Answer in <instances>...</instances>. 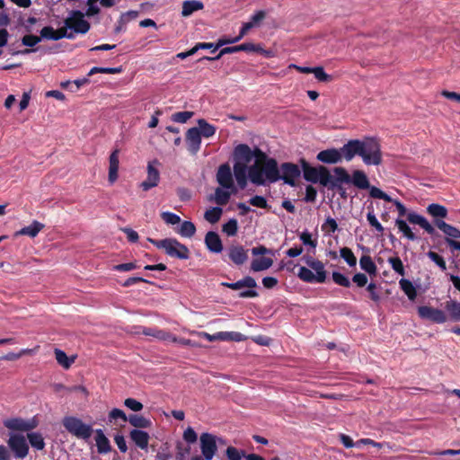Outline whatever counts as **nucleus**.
Returning a JSON list of instances; mask_svg holds the SVG:
<instances>
[{
  "instance_id": "nucleus-15",
  "label": "nucleus",
  "mask_w": 460,
  "mask_h": 460,
  "mask_svg": "<svg viewBox=\"0 0 460 460\" xmlns=\"http://www.w3.org/2000/svg\"><path fill=\"white\" fill-rule=\"evenodd\" d=\"M234 175L235 177L237 185L240 189L243 190L247 186V174L249 167L247 163L243 160L234 159Z\"/></svg>"
},
{
  "instance_id": "nucleus-8",
  "label": "nucleus",
  "mask_w": 460,
  "mask_h": 460,
  "mask_svg": "<svg viewBox=\"0 0 460 460\" xmlns=\"http://www.w3.org/2000/svg\"><path fill=\"white\" fill-rule=\"evenodd\" d=\"M64 22L75 33L85 34L91 27L90 23L84 19V14L79 10L72 11L70 16Z\"/></svg>"
},
{
  "instance_id": "nucleus-40",
  "label": "nucleus",
  "mask_w": 460,
  "mask_h": 460,
  "mask_svg": "<svg viewBox=\"0 0 460 460\" xmlns=\"http://www.w3.org/2000/svg\"><path fill=\"white\" fill-rule=\"evenodd\" d=\"M223 210L219 207H214L208 209L204 214V218L210 224H216L219 221Z\"/></svg>"
},
{
  "instance_id": "nucleus-2",
  "label": "nucleus",
  "mask_w": 460,
  "mask_h": 460,
  "mask_svg": "<svg viewBox=\"0 0 460 460\" xmlns=\"http://www.w3.org/2000/svg\"><path fill=\"white\" fill-rule=\"evenodd\" d=\"M148 241L158 249H164L165 253L172 258L187 260L190 257V251L185 244L181 243L175 238H165L155 240L148 238Z\"/></svg>"
},
{
  "instance_id": "nucleus-6",
  "label": "nucleus",
  "mask_w": 460,
  "mask_h": 460,
  "mask_svg": "<svg viewBox=\"0 0 460 460\" xmlns=\"http://www.w3.org/2000/svg\"><path fill=\"white\" fill-rule=\"evenodd\" d=\"M309 267L314 270L316 274H314L310 269L302 266L299 268L297 273L298 278L307 283H324L326 280L324 264L321 261H312V262L309 263Z\"/></svg>"
},
{
  "instance_id": "nucleus-60",
  "label": "nucleus",
  "mask_w": 460,
  "mask_h": 460,
  "mask_svg": "<svg viewBox=\"0 0 460 460\" xmlns=\"http://www.w3.org/2000/svg\"><path fill=\"white\" fill-rule=\"evenodd\" d=\"M117 419H120L122 421L126 422L128 421V416H127L122 410L114 408L109 413V420L112 421Z\"/></svg>"
},
{
  "instance_id": "nucleus-16",
  "label": "nucleus",
  "mask_w": 460,
  "mask_h": 460,
  "mask_svg": "<svg viewBox=\"0 0 460 460\" xmlns=\"http://www.w3.org/2000/svg\"><path fill=\"white\" fill-rule=\"evenodd\" d=\"M186 142L190 154L196 155L200 149L201 137L197 127L190 128L186 132Z\"/></svg>"
},
{
  "instance_id": "nucleus-17",
  "label": "nucleus",
  "mask_w": 460,
  "mask_h": 460,
  "mask_svg": "<svg viewBox=\"0 0 460 460\" xmlns=\"http://www.w3.org/2000/svg\"><path fill=\"white\" fill-rule=\"evenodd\" d=\"M4 425L9 429L18 431H30L37 426L35 421L24 420L21 418L6 420H4Z\"/></svg>"
},
{
  "instance_id": "nucleus-52",
  "label": "nucleus",
  "mask_w": 460,
  "mask_h": 460,
  "mask_svg": "<svg viewBox=\"0 0 460 460\" xmlns=\"http://www.w3.org/2000/svg\"><path fill=\"white\" fill-rule=\"evenodd\" d=\"M312 74H314V77L320 82H329L332 80V76L326 74L322 66L313 67Z\"/></svg>"
},
{
  "instance_id": "nucleus-57",
  "label": "nucleus",
  "mask_w": 460,
  "mask_h": 460,
  "mask_svg": "<svg viewBox=\"0 0 460 460\" xmlns=\"http://www.w3.org/2000/svg\"><path fill=\"white\" fill-rule=\"evenodd\" d=\"M224 341H242L245 339L244 335L237 332H221Z\"/></svg>"
},
{
  "instance_id": "nucleus-32",
  "label": "nucleus",
  "mask_w": 460,
  "mask_h": 460,
  "mask_svg": "<svg viewBox=\"0 0 460 460\" xmlns=\"http://www.w3.org/2000/svg\"><path fill=\"white\" fill-rule=\"evenodd\" d=\"M198 126L199 127L197 128L199 129L200 137L208 138L216 134L217 128L207 122L204 119H199L198 120Z\"/></svg>"
},
{
  "instance_id": "nucleus-36",
  "label": "nucleus",
  "mask_w": 460,
  "mask_h": 460,
  "mask_svg": "<svg viewBox=\"0 0 460 460\" xmlns=\"http://www.w3.org/2000/svg\"><path fill=\"white\" fill-rule=\"evenodd\" d=\"M427 212L433 217L445 218L447 217V209L446 207L432 203L427 207Z\"/></svg>"
},
{
  "instance_id": "nucleus-5",
  "label": "nucleus",
  "mask_w": 460,
  "mask_h": 460,
  "mask_svg": "<svg viewBox=\"0 0 460 460\" xmlns=\"http://www.w3.org/2000/svg\"><path fill=\"white\" fill-rule=\"evenodd\" d=\"M362 153L360 157L367 165H379L382 164V151L378 140L375 137H365L361 140Z\"/></svg>"
},
{
  "instance_id": "nucleus-25",
  "label": "nucleus",
  "mask_w": 460,
  "mask_h": 460,
  "mask_svg": "<svg viewBox=\"0 0 460 460\" xmlns=\"http://www.w3.org/2000/svg\"><path fill=\"white\" fill-rule=\"evenodd\" d=\"M130 439L140 449H146L149 443V435L141 429H132L129 433Z\"/></svg>"
},
{
  "instance_id": "nucleus-59",
  "label": "nucleus",
  "mask_w": 460,
  "mask_h": 460,
  "mask_svg": "<svg viewBox=\"0 0 460 460\" xmlns=\"http://www.w3.org/2000/svg\"><path fill=\"white\" fill-rule=\"evenodd\" d=\"M124 405L133 411H140L143 410L144 407L142 402L137 401L134 398H127L124 401Z\"/></svg>"
},
{
  "instance_id": "nucleus-33",
  "label": "nucleus",
  "mask_w": 460,
  "mask_h": 460,
  "mask_svg": "<svg viewBox=\"0 0 460 460\" xmlns=\"http://www.w3.org/2000/svg\"><path fill=\"white\" fill-rule=\"evenodd\" d=\"M400 288L408 296L411 301H414L417 297V290L412 282L406 279H402L399 281Z\"/></svg>"
},
{
  "instance_id": "nucleus-12",
  "label": "nucleus",
  "mask_w": 460,
  "mask_h": 460,
  "mask_svg": "<svg viewBox=\"0 0 460 460\" xmlns=\"http://www.w3.org/2000/svg\"><path fill=\"white\" fill-rule=\"evenodd\" d=\"M158 160L155 159L152 162H149L147 164V177L146 179L140 183V188L147 191L150 189L156 187L160 181V172L158 169L155 167V165H158Z\"/></svg>"
},
{
  "instance_id": "nucleus-11",
  "label": "nucleus",
  "mask_w": 460,
  "mask_h": 460,
  "mask_svg": "<svg viewBox=\"0 0 460 460\" xmlns=\"http://www.w3.org/2000/svg\"><path fill=\"white\" fill-rule=\"evenodd\" d=\"M418 314L421 319L429 320L435 323H444L447 321V315L442 310L431 306H419Z\"/></svg>"
},
{
  "instance_id": "nucleus-23",
  "label": "nucleus",
  "mask_w": 460,
  "mask_h": 460,
  "mask_svg": "<svg viewBox=\"0 0 460 460\" xmlns=\"http://www.w3.org/2000/svg\"><path fill=\"white\" fill-rule=\"evenodd\" d=\"M119 149L116 148L112 151L109 157V181L113 183L118 179V171H119Z\"/></svg>"
},
{
  "instance_id": "nucleus-58",
  "label": "nucleus",
  "mask_w": 460,
  "mask_h": 460,
  "mask_svg": "<svg viewBox=\"0 0 460 460\" xmlns=\"http://www.w3.org/2000/svg\"><path fill=\"white\" fill-rule=\"evenodd\" d=\"M40 39L57 40L56 30L51 26H45L40 30Z\"/></svg>"
},
{
  "instance_id": "nucleus-44",
  "label": "nucleus",
  "mask_w": 460,
  "mask_h": 460,
  "mask_svg": "<svg viewBox=\"0 0 460 460\" xmlns=\"http://www.w3.org/2000/svg\"><path fill=\"white\" fill-rule=\"evenodd\" d=\"M231 197V193L222 190L221 188H217L215 191V202L219 206H225L228 203Z\"/></svg>"
},
{
  "instance_id": "nucleus-47",
  "label": "nucleus",
  "mask_w": 460,
  "mask_h": 460,
  "mask_svg": "<svg viewBox=\"0 0 460 460\" xmlns=\"http://www.w3.org/2000/svg\"><path fill=\"white\" fill-rule=\"evenodd\" d=\"M367 190H369V195L373 199H379L387 202L393 200V199L389 195H387L385 192H384L382 190L376 186L370 185V188H368Z\"/></svg>"
},
{
  "instance_id": "nucleus-18",
  "label": "nucleus",
  "mask_w": 460,
  "mask_h": 460,
  "mask_svg": "<svg viewBox=\"0 0 460 460\" xmlns=\"http://www.w3.org/2000/svg\"><path fill=\"white\" fill-rule=\"evenodd\" d=\"M228 257L235 265H243L248 260V250L242 245H231L228 248Z\"/></svg>"
},
{
  "instance_id": "nucleus-54",
  "label": "nucleus",
  "mask_w": 460,
  "mask_h": 460,
  "mask_svg": "<svg viewBox=\"0 0 460 460\" xmlns=\"http://www.w3.org/2000/svg\"><path fill=\"white\" fill-rule=\"evenodd\" d=\"M161 217L168 225H177L181 222L178 215L168 211L161 213Z\"/></svg>"
},
{
  "instance_id": "nucleus-29",
  "label": "nucleus",
  "mask_w": 460,
  "mask_h": 460,
  "mask_svg": "<svg viewBox=\"0 0 460 460\" xmlns=\"http://www.w3.org/2000/svg\"><path fill=\"white\" fill-rule=\"evenodd\" d=\"M128 421L136 428L135 429H148L152 426V421L149 419L139 414L128 415Z\"/></svg>"
},
{
  "instance_id": "nucleus-61",
  "label": "nucleus",
  "mask_w": 460,
  "mask_h": 460,
  "mask_svg": "<svg viewBox=\"0 0 460 460\" xmlns=\"http://www.w3.org/2000/svg\"><path fill=\"white\" fill-rule=\"evenodd\" d=\"M249 203L252 206H254V207H257L260 208H268V203H267L266 199L264 197L259 196V195L252 197L249 200Z\"/></svg>"
},
{
  "instance_id": "nucleus-43",
  "label": "nucleus",
  "mask_w": 460,
  "mask_h": 460,
  "mask_svg": "<svg viewBox=\"0 0 460 460\" xmlns=\"http://www.w3.org/2000/svg\"><path fill=\"white\" fill-rule=\"evenodd\" d=\"M341 257L348 263L349 266L354 267L357 264V258L349 247H343L340 250Z\"/></svg>"
},
{
  "instance_id": "nucleus-26",
  "label": "nucleus",
  "mask_w": 460,
  "mask_h": 460,
  "mask_svg": "<svg viewBox=\"0 0 460 460\" xmlns=\"http://www.w3.org/2000/svg\"><path fill=\"white\" fill-rule=\"evenodd\" d=\"M350 183L359 190H367L370 188L368 178L361 170L353 171Z\"/></svg>"
},
{
  "instance_id": "nucleus-28",
  "label": "nucleus",
  "mask_w": 460,
  "mask_h": 460,
  "mask_svg": "<svg viewBox=\"0 0 460 460\" xmlns=\"http://www.w3.org/2000/svg\"><path fill=\"white\" fill-rule=\"evenodd\" d=\"M204 8L202 2L198 0H187L182 3L181 16L189 17L193 13Z\"/></svg>"
},
{
  "instance_id": "nucleus-30",
  "label": "nucleus",
  "mask_w": 460,
  "mask_h": 460,
  "mask_svg": "<svg viewBox=\"0 0 460 460\" xmlns=\"http://www.w3.org/2000/svg\"><path fill=\"white\" fill-rule=\"evenodd\" d=\"M44 228V225L37 220H34L30 226L22 227L17 234L28 235L34 238Z\"/></svg>"
},
{
  "instance_id": "nucleus-53",
  "label": "nucleus",
  "mask_w": 460,
  "mask_h": 460,
  "mask_svg": "<svg viewBox=\"0 0 460 460\" xmlns=\"http://www.w3.org/2000/svg\"><path fill=\"white\" fill-rule=\"evenodd\" d=\"M427 255L432 261H434L441 269V270L444 271L447 270L446 261L441 255L432 251H429L427 253Z\"/></svg>"
},
{
  "instance_id": "nucleus-3",
  "label": "nucleus",
  "mask_w": 460,
  "mask_h": 460,
  "mask_svg": "<svg viewBox=\"0 0 460 460\" xmlns=\"http://www.w3.org/2000/svg\"><path fill=\"white\" fill-rule=\"evenodd\" d=\"M301 176V169L297 164L290 162L281 164L280 167L277 164V173L272 176H268L266 181L270 183L277 182L282 180L286 184L295 187L296 180Z\"/></svg>"
},
{
  "instance_id": "nucleus-10",
  "label": "nucleus",
  "mask_w": 460,
  "mask_h": 460,
  "mask_svg": "<svg viewBox=\"0 0 460 460\" xmlns=\"http://www.w3.org/2000/svg\"><path fill=\"white\" fill-rule=\"evenodd\" d=\"M199 440L200 449L204 459L211 460L217 450L216 437L206 432L200 435Z\"/></svg>"
},
{
  "instance_id": "nucleus-4",
  "label": "nucleus",
  "mask_w": 460,
  "mask_h": 460,
  "mask_svg": "<svg viewBox=\"0 0 460 460\" xmlns=\"http://www.w3.org/2000/svg\"><path fill=\"white\" fill-rule=\"evenodd\" d=\"M301 170L303 176L306 181L312 183L319 182L321 185L326 187L330 184L331 173L330 171L323 165L317 167L311 166L305 159L300 160Z\"/></svg>"
},
{
  "instance_id": "nucleus-27",
  "label": "nucleus",
  "mask_w": 460,
  "mask_h": 460,
  "mask_svg": "<svg viewBox=\"0 0 460 460\" xmlns=\"http://www.w3.org/2000/svg\"><path fill=\"white\" fill-rule=\"evenodd\" d=\"M435 226L440 229L446 235L449 237V239H459L460 238V230L443 220L437 219L434 222Z\"/></svg>"
},
{
  "instance_id": "nucleus-31",
  "label": "nucleus",
  "mask_w": 460,
  "mask_h": 460,
  "mask_svg": "<svg viewBox=\"0 0 460 460\" xmlns=\"http://www.w3.org/2000/svg\"><path fill=\"white\" fill-rule=\"evenodd\" d=\"M273 264V260L268 257L254 259L251 263V270L258 272L270 269Z\"/></svg>"
},
{
  "instance_id": "nucleus-63",
  "label": "nucleus",
  "mask_w": 460,
  "mask_h": 460,
  "mask_svg": "<svg viewBox=\"0 0 460 460\" xmlns=\"http://www.w3.org/2000/svg\"><path fill=\"white\" fill-rule=\"evenodd\" d=\"M299 238L305 245H309L312 248H315L317 246V241L312 239V234L308 231L303 232Z\"/></svg>"
},
{
  "instance_id": "nucleus-46",
  "label": "nucleus",
  "mask_w": 460,
  "mask_h": 460,
  "mask_svg": "<svg viewBox=\"0 0 460 460\" xmlns=\"http://www.w3.org/2000/svg\"><path fill=\"white\" fill-rule=\"evenodd\" d=\"M338 230V224L336 220L331 217H328L324 223L322 225V231L327 234L335 233Z\"/></svg>"
},
{
  "instance_id": "nucleus-37",
  "label": "nucleus",
  "mask_w": 460,
  "mask_h": 460,
  "mask_svg": "<svg viewBox=\"0 0 460 460\" xmlns=\"http://www.w3.org/2000/svg\"><path fill=\"white\" fill-rule=\"evenodd\" d=\"M239 52V45L232 46V47H225L220 49L219 53L215 57H208L204 56L201 58H199L198 61L201 62L203 60H208V61H215L220 59L224 55L226 54H232Z\"/></svg>"
},
{
  "instance_id": "nucleus-56",
  "label": "nucleus",
  "mask_w": 460,
  "mask_h": 460,
  "mask_svg": "<svg viewBox=\"0 0 460 460\" xmlns=\"http://www.w3.org/2000/svg\"><path fill=\"white\" fill-rule=\"evenodd\" d=\"M41 39L40 36L32 35V34H26L22 38V43L24 46L27 47H34L39 42H40Z\"/></svg>"
},
{
  "instance_id": "nucleus-51",
  "label": "nucleus",
  "mask_w": 460,
  "mask_h": 460,
  "mask_svg": "<svg viewBox=\"0 0 460 460\" xmlns=\"http://www.w3.org/2000/svg\"><path fill=\"white\" fill-rule=\"evenodd\" d=\"M367 219L372 227H374L378 233L383 234L385 229L375 216L373 209L367 212Z\"/></svg>"
},
{
  "instance_id": "nucleus-48",
  "label": "nucleus",
  "mask_w": 460,
  "mask_h": 460,
  "mask_svg": "<svg viewBox=\"0 0 460 460\" xmlns=\"http://www.w3.org/2000/svg\"><path fill=\"white\" fill-rule=\"evenodd\" d=\"M332 278L333 282L341 287L349 288L351 286L350 280L341 272L333 271Z\"/></svg>"
},
{
  "instance_id": "nucleus-20",
  "label": "nucleus",
  "mask_w": 460,
  "mask_h": 460,
  "mask_svg": "<svg viewBox=\"0 0 460 460\" xmlns=\"http://www.w3.org/2000/svg\"><path fill=\"white\" fill-rule=\"evenodd\" d=\"M317 160L324 164H337L342 160L340 149L329 148L317 154Z\"/></svg>"
},
{
  "instance_id": "nucleus-13",
  "label": "nucleus",
  "mask_w": 460,
  "mask_h": 460,
  "mask_svg": "<svg viewBox=\"0 0 460 460\" xmlns=\"http://www.w3.org/2000/svg\"><path fill=\"white\" fill-rule=\"evenodd\" d=\"M217 181L218 184L225 189L235 190L233 180V173L228 164H221L217 172Z\"/></svg>"
},
{
  "instance_id": "nucleus-14",
  "label": "nucleus",
  "mask_w": 460,
  "mask_h": 460,
  "mask_svg": "<svg viewBox=\"0 0 460 460\" xmlns=\"http://www.w3.org/2000/svg\"><path fill=\"white\" fill-rule=\"evenodd\" d=\"M340 150L342 158L348 162L351 161L356 155L360 156V153H362L361 140H349Z\"/></svg>"
},
{
  "instance_id": "nucleus-7",
  "label": "nucleus",
  "mask_w": 460,
  "mask_h": 460,
  "mask_svg": "<svg viewBox=\"0 0 460 460\" xmlns=\"http://www.w3.org/2000/svg\"><path fill=\"white\" fill-rule=\"evenodd\" d=\"M62 424L67 432L77 438L86 440L91 438L93 432L91 425L83 422L82 420L76 417L66 416L63 419Z\"/></svg>"
},
{
  "instance_id": "nucleus-38",
  "label": "nucleus",
  "mask_w": 460,
  "mask_h": 460,
  "mask_svg": "<svg viewBox=\"0 0 460 460\" xmlns=\"http://www.w3.org/2000/svg\"><path fill=\"white\" fill-rule=\"evenodd\" d=\"M27 437L32 447L36 448L37 450H42L45 447L44 438L40 433H28Z\"/></svg>"
},
{
  "instance_id": "nucleus-45",
  "label": "nucleus",
  "mask_w": 460,
  "mask_h": 460,
  "mask_svg": "<svg viewBox=\"0 0 460 460\" xmlns=\"http://www.w3.org/2000/svg\"><path fill=\"white\" fill-rule=\"evenodd\" d=\"M222 230L227 236H234L238 231V222L235 218L228 220L223 225Z\"/></svg>"
},
{
  "instance_id": "nucleus-49",
  "label": "nucleus",
  "mask_w": 460,
  "mask_h": 460,
  "mask_svg": "<svg viewBox=\"0 0 460 460\" xmlns=\"http://www.w3.org/2000/svg\"><path fill=\"white\" fill-rule=\"evenodd\" d=\"M388 262L391 265L392 269L399 275L404 276L405 270L402 264V260L396 256V257H391L388 259Z\"/></svg>"
},
{
  "instance_id": "nucleus-50",
  "label": "nucleus",
  "mask_w": 460,
  "mask_h": 460,
  "mask_svg": "<svg viewBox=\"0 0 460 460\" xmlns=\"http://www.w3.org/2000/svg\"><path fill=\"white\" fill-rule=\"evenodd\" d=\"M194 115L193 111H178L172 115V120L177 123H185Z\"/></svg>"
},
{
  "instance_id": "nucleus-39",
  "label": "nucleus",
  "mask_w": 460,
  "mask_h": 460,
  "mask_svg": "<svg viewBox=\"0 0 460 460\" xmlns=\"http://www.w3.org/2000/svg\"><path fill=\"white\" fill-rule=\"evenodd\" d=\"M395 225L398 227L399 231L402 232L408 240H416V235L413 234L411 227L407 225L406 221L401 218H397L395 220Z\"/></svg>"
},
{
  "instance_id": "nucleus-35",
  "label": "nucleus",
  "mask_w": 460,
  "mask_h": 460,
  "mask_svg": "<svg viewBox=\"0 0 460 460\" xmlns=\"http://www.w3.org/2000/svg\"><path fill=\"white\" fill-rule=\"evenodd\" d=\"M360 268L369 275H376V266L369 255H363L359 260Z\"/></svg>"
},
{
  "instance_id": "nucleus-42",
  "label": "nucleus",
  "mask_w": 460,
  "mask_h": 460,
  "mask_svg": "<svg viewBox=\"0 0 460 460\" xmlns=\"http://www.w3.org/2000/svg\"><path fill=\"white\" fill-rule=\"evenodd\" d=\"M196 233V226L190 221H183L181 225L179 234L183 237L190 238Z\"/></svg>"
},
{
  "instance_id": "nucleus-24",
  "label": "nucleus",
  "mask_w": 460,
  "mask_h": 460,
  "mask_svg": "<svg viewBox=\"0 0 460 460\" xmlns=\"http://www.w3.org/2000/svg\"><path fill=\"white\" fill-rule=\"evenodd\" d=\"M95 443L99 454L105 455L112 450L110 440L100 429L95 430Z\"/></svg>"
},
{
  "instance_id": "nucleus-41",
  "label": "nucleus",
  "mask_w": 460,
  "mask_h": 460,
  "mask_svg": "<svg viewBox=\"0 0 460 460\" xmlns=\"http://www.w3.org/2000/svg\"><path fill=\"white\" fill-rule=\"evenodd\" d=\"M55 356L58 363L66 369H68L74 362V358H69L67 355L59 349H55Z\"/></svg>"
},
{
  "instance_id": "nucleus-34",
  "label": "nucleus",
  "mask_w": 460,
  "mask_h": 460,
  "mask_svg": "<svg viewBox=\"0 0 460 460\" xmlns=\"http://www.w3.org/2000/svg\"><path fill=\"white\" fill-rule=\"evenodd\" d=\"M445 308L448 312L451 320L460 321V303L456 300H448L446 302Z\"/></svg>"
},
{
  "instance_id": "nucleus-21",
  "label": "nucleus",
  "mask_w": 460,
  "mask_h": 460,
  "mask_svg": "<svg viewBox=\"0 0 460 460\" xmlns=\"http://www.w3.org/2000/svg\"><path fill=\"white\" fill-rule=\"evenodd\" d=\"M205 244L211 252L219 253L223 251V243L217 233L209 231L205 235Z\"/></svg>"
},
{
  "instance_id": "nucleus-22",
  "label": "nucleus",
  "mask_w": 460,
  "mask_h": 460,
  "mask_svg": "<svg viewBox=\"0 0 460 460\" xmlns=\"http://www.w3.org/2000/svg\"><path fill=\"white\" fill-rule=\"evenodd\" d=\"M407 220L411 224L419 225L421 228H423L430 235H433L436 233V230L431 226V224L424 217H422L415 212L408 213Z\"/></svg>"
},
{
  "instance_id": "nucleus-55",
  "label": "nucleus",
  "mask_w": 460,
  "mask_h": 460,
  "mask_svg": "<svg viewBox=\"0 0 460 460\" xmlns=\"http://www.w3.org/2000/svg\"><path fill=\"white\" fill-rule=\"evenodd\" d=\"M226 456L228 460H241L243 456L245 457V455L243 451H240L234 447H228L226 448Z\"/></svg>"
},
{
  "instance_id": "nucleus-64",
  "label": "nucleus",
  "mask_w": 460,
  "mask_h": 460,
  "mask_svg": "<svg viewBox=\"0 0 460 460\" xmlns=\"http://www.w3.org/2000/svg\"><path fill=\"white\" fill-rule=\"evenodd\" d=\"M138 16L137 11H128L122 13L119 19V23L126 24L130 20H135Z\"/></svg>"
},
{
  "instance_id": "nucleus-9",
  "label": "nucleus",
  "mask_w": 460,
  "mask_h": 460,
  "mask_svg": "<svg viewBox=\"0 0 460 460\" xmlns=\"http://www.w3.org/2000/svg\"><path fill=\"white\" fill-rule=\"evenodd\" d=\"M7 444L15 458L23 459L27 456L29 453V445L23 435L11 434Z\"/></svg>"
},
{
  "instance_id": "nucleus-1",
  "label": "nucleus",
  "mask_w": 460,
  "mask_h": 460,
  "mask_svg": "<svg viewBox=\"0 0 460 460\" xmlns=\"http://www.w3.org/2000/svg\"><path fill=\"white\" fill-rule=\"evenodd\" d=\"M233 156L234 159L243 160L247 164H249L252 158H255V163L251 165L248 170V177L255 185H266L268 176H272L277 173V160L268 156V155L259 147H255L252 150L248 145L239 144L234 147Z\"/></svg>"
},
{
  "instance_id": "nucleus-62",
  "label": "nucleus",
  "mask_w": 460,
  "mask_h": 460,
  "mask_svg": "<svg viewBox=\"0 0 460 460\" xmlns=\"http://www.w3.org/2000/svg\"><path fill=\"white\" fill-rule=\"evenodd\" d=\"M155 338L157 340L169 341V342H172V341H176L175 335H173L172 333H171L167 331L160 330V329H159V331L155 332Z\"/></svg>"
},
{
  "instance_id": "nucleus-19",
  "label": "nucleus",
  "mask_w": 460,
  "mask_h": 460,
  "mask_svg": "<svg viewBox=\"0 0 460 460\" xmlns=\"http://www.w3.org/2000/svg\"><path fill=\"white\" fill-rule=\"evenodd\" d=\"M333 172L336 175L335 178H333L331 175L330 184H328L326 187L330 190H334V187H338V185H341L342 183L349 184L351 181V176L349 174V172L346 171L343 167H335L333 169Z\"/></svg>"
}]
</instances>
